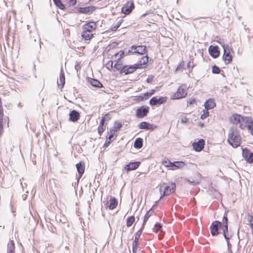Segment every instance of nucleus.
Wrapping results in <instances>:
<instances>
[{
	"mask_svg": "<svg viewBox=\"0 0 253 253\" xmlns=\"http://www.w3.org/2000/svg\"><path fill=\"white\" fill-rule=\"evenodd\" d=\"M241 137L238 134L237 129L235 126H232L228 134L227 141L234 148H237L240 145Z\"/></svg>",
	"mask_w": 253,
	"mask_h": 253,
	"instance_id": "nucleus-1",
	"label": "nucleus"
},
{
	"mask_svg": "<svg viewBox=\"0 0 253 253\" xmlns=\"http://www.w3.org/2000/svg\"><path fill=\"white\" fill-rule=\"evenodd\" d=\"M240 127L242 129L247 127L253 136V121L251 117H245L242 118V121L240 124Z\"/></svg>",
	"mask_w": 253,
	"mask_h": 253,
	"instance_id": "nucleus-2",
	"label": "nucleus"
},
{
	"mask_svg": "<svg viewBox=\"0 0 253 253\" xmlns=\"http://www.w3.org/2000/svg\"><path fill=\"white\" fill-rule=\"evenodd\" d=\"M141 67V64H135L130 66H123V68L121 70V74L123 73L126 75L130 74L133 73L136 69L140 68Z\"/></svg>",
	"mask_w": 253,
	"mask_h": 253,
	"instance_id": "nucleus-3",
	"label": "nucleus"
},
{
	"mask_svg": "<svg viewBox=\"0 0 253 253\" xmlns=\"http://www.w3.org/2000/svg\"><path fill=\"white\" fill-rule=\"evenodd\" d=\"M224 50L222 59L225 64L227 65L229 64L232 60V56L230 54V49L228 45L224 44L223 46Z\"/></svg>",
	"mask_w": 253,
	"mask_h": 253,
	"instance_id": "nucleus-4",
	"label": "nucleus"
},
{
	"mask_svg": "<svg viewBox=\"0 0 253 253\" xmlns=\"http://www.w3.org/2000/svg\"><path fill=\"white\" fill-rule=\"evenodd\" d=\"M221 227L222 223L220 221L218 220L213 221L210 226V230L212 236H217L219 233L218 230Z\"/></svg>",
	"mask_w": 253,
	"mask_h": 253,
	"instance_id": "nucleus-5",
	"label": "nucleus"
},
{
	"mask_svg": "<svg viewBox=\"0 0 253 253\" xmlns=\"http://www.w3.org/2000/svg\"><path fill=\"white\" fill-rule=\"evenodd\" d=\"M146 51V46L144 45H132L131 49L126 52V55H128L129 53H138L139 54H144Z\"/></svg>",
	"mask_w": 253,
	"mask_h": 253,
	"instance_id": "nucleus-6",
	"label": "nucleus"
},
{
	"mask_svg": "<svg viewBox=\"0 0 253 253\" xmlns=\"http://www.w3.org/2000/svg\"><path fill=\"white\" fill-rule=\"evenodd\" d=\"M134 8V4L133 0L128 1L122 8V12L127 15L130 13Z\"/></svg>",
	"mask_w": 253,
	"mask_h": 253,
	"instance_id": "nucleus-7",
	"label": "nucleus"
},
{
	"mask_svg": "<svg viewBox=\"0 0 253 253\" xmlns=\"http://www.w3.org/2000/svg\"><path fill=\"white\" fill-rule=\"evenodd\" d=\"M149 111V107L142 106L136 110V116L138 118H142L147 116Z\"/></svg>",
	"mask_w": 253,
	"mask_h": 253,
	"instance_id": "nucleus-8",
	"label": "nucleus"
},
{
	"mask_svg": "<svg viewBox=\"0 0 253 253\" xmlns=\"http://www.w3.org/2000/svg\"><path fill=\"white\" fill-rule=\"evenodd\" d=\"M187 94L186 89L182 86H179L177 91L172 95L173 99H178L184 97Z\"/></svg>",
	"mask_w": 253,
	"mask_h": 253,
	"instance_id": "nucleus-9",
	"label": "nucleus"
},
{
	"mask_svg": "<svg viewBox=\"0 0 253 253\" xmlns=\"http://www.w3.org/2000/svg\"><path fill=\"white\" fill-rule=\"evenodd\" d=\"M162 163L166 167L174 168L172 169H174L175 168H179L184 164L182 162L177 161L172 163L168 160L163 161Z\"/></svg>",
	"mask_w": 253,
	"mask_h": 253,
	"instance_id": "nucleus-10",
	"label": "nucleus"
},
{
	"mask_svg": "<svg viewBox=\"0 0 253 253\" xmlns=\"http://www.w3.org/2000/svg\"><path fill=\"white\" fill-rule=\"evenodd\" d=\"M167 97H160L157 98L156 97H153L149 101V104L153 105H160L167 101Z\"/></svg>",
	"mask_w": 253,
	"mask_h": 253,
	"instance_id": "nucleus-11",
	"label": "nucleus"
},
{
	"mask_svg": "<svg viewBox=\"0 0 253 253\" xmlns=\"http://www.w3.org/2000/svg\"><path fill=\"white\" fill-rule=\"evenodd\" d=\"M205 140L203 139H200L198 142L193 143V149L197 152L201 151L204 147Z\"/></svg>",
	"mask_w": 253,
	"mask_h": 253,
	"instance_id": "nucleus-12",
	"label": "nucleus"
},
{
	"mask_svg": "<svg viewBox=\"0 0 253 253\" xmlns=\"http://www.w3.org/2000/svg\"><path fill=\"white\" fill-rule=\"evenodd\" d=\"M209 52L210 55L214 58L218 57L219 55V51L217 46L210 45L209 47Z\"/></svg>",
	"mask_w": 253,
	"mask_h": 253,
	"instance_id": "nucleus-13",
	"label": "nucleus"
},
{
	"mask_svg": "<svg viewBox=\"0 0 253 253\" xmlns=\"http://www.w3.org/2000/svg\"><path fill=\"white\" fill-rule=\"evenodd\" d=\"M76 166L79 173V176L77 178V182L78 183L80 179L82 177L84 172V162H81L77 164Z\"/></svg>",
	"mask_w": 253,
	"mask_h": 253,
	"instance_id": "nucleus-14",
	"label": "nucleus"
},
{
	"mask_svg": "<svg viewBox=\"0 0 253 253\" xmlns=\"http://www.w3.org/2000/svg\"><path fill=\"white\" fill-rule=\"evenodd\" d=\"M96 28V25L95 22L92 21L89 22L83 26V30H85V31L89 32H91L93 30H95Z\"/></svg>",
	"mask_w": 253,
	"mask_h": 253,
	"instance_id": "nucleus-15",
	"label": "nucleus"
},
{
	"mask_svg": "<svg viewBox=\"0 0 253 253\" xmlns=\"http://www.w3.org/2000/svg\"><path fill=\"white\" fill-rule=\"evenodd\" d=\"M7 122V125L8 126L9 119L7 116L4 117V114L0 115V136L2 134L3 132V124L4 123Z\"/></svg>",
	"mask_w": 253,
	"mask_h": 253,
	"instance_id": "nucleus-16",
	"label": "nucleus"
},
{
	"mask_svg": "<svg viewBox=\"0 0 253 253\" xmlns=\"http://www.w3.org/2000/svg\"><path fill=\"white\" fill-rule=\"evenodd\" d=\"M80 118L79 113L75 110H73L69 113V120L75 122L77 121Z\"/></svg>",
	"mask_w": 253,
	"mask_h": 253,
	"instance_id": "nucleus-17",
	"label": "nucleus"
},
{
	"mask_svg": "<svg viewBox=\"0 0 253 253\" xmlns=\"http://www.w3.org/2000/svg\"><path fill=\"white\" fill-rule=\"evenodd\" d=\"M95 10L94 6H86L84 7H79L78 11L82 13L90 14Z\"/></svg>",
	"mask_w": 253,
	"mask_h": 253,
	"instance_id": "nucleus-18",
	"label": "nucleus"
},
{
	"mask_svg": "<svg viewBox=\"0 0 253 253\" xmlns=\"http://www.w3.org/2000/svg\"><path fill=\"white\" fill-rule=\"evenodd\" d=\"M140 164V163L139 162H131L126 165L125 169L127 171L134 170L139 166Z\"/></svg>",
	"mask_w": 253,
	"mask_h": 253,
	"instance_id": "nucleus-19",
	"label": "nucleus"
},
{
	"mask_svg": "<svg viewBox=\"0 0 253 253\" xmlns=\"http://www.w3.org/2000/svg\"><path fill=\"white\" fill-rule=\"evenodd\" d=\"M244 117L241 116L240 115L237 114H233L231 117L230 118V121L232 124L237 125L238 124H241L242 121V118Z\"/></svg>",
	"mask_w": 253,
	"mask_h": 253,
	"instance_id": "nucleus-20",
	"label": "nucleus"
},
{
	"mask_svg": "<svg viewBox=\"0 0 253 253\" xmlns=\"http://www.w3.org/2000/svg\"><path fill=\"white\" fill-rule=\"evenodd\" d=\"M138 127L140 129H146V130H153V125L146 122H142L138 125Z\"/></svg>",
	"mask_w": 253,
	"mask_h": 253,
	"instance_id": "nucleus-21",
	"label": "nucleus"
},
{
	"mask_svg": "<svg viewBox=\"0 0 253 253\" xmlns=\"http://www.w3.org/2000/svg\"><path fill=\"white\" fill-rule=\"evenodd\" d=\"M176 189V185L175 183L171 182L169 185L166 186L164 190L166 192H168V194L169 195L171 193H173L175 192Z\"/></svg>",
	"mask_w": 253,
	"mask_h": 253,
	"instance_id": "nucleus-22",
	"label": "nucleus"
},
{
	"mask_svg": "<svg viewBox=\"0 0 253 253\" xmlns=\"http://www.w3.org/2000/svg\"><path fill=\"white\" fill-rule=\"evenodd\" d=\"M215 105V102L212 99H209L204 104L205 108L207 110L213 108Z\"/></svg>",
	"mask_w": 253,
	"mask_h": 253,
	"instance_id": "nucleus-23",
	"label": "nucleus"
},
{
	"mask_svg": "<svg viewBox=\"0 0 253 253\" xmlns=\"http://www.w3.org/2000/svg\"><path fill=\"white\" fill-rule=\"evenodd\" d=\"M89 82L93 87L97 88H101L103 87L102 84L96 79L90 78L89 80Z\"/></svg>",
	"mask_w": 253,
	"mask_h": 253,
	"instance_id": "nucleus-24",
	"label": "nucleus"
},
{
	"mask_svg": "<svg viewBox=\"0 0 253 253\" xmlns=\"http://www.w3.org/2000/svg\"><path fill=\"white\" fill-rule=\"evenodd\" d=\"M143 139L141 138H137L134 143L133 146L136 149H140L143 146Z\"/></svg>",
	"mask_w": 253,
	"mask_h": 253,
	"instance_id": "nucleus-25",
	"label": "nucleus"
},
{
	"mask_svg": "<svg viewBox=\"0 0 253 253\" xmlns=\"http://www.w3.org/2000/svg\"><path fill=\"white\" fill-rule=\"evenodd\" d=\"M118 205V201L115 197H111L110 200L109 208L110 210H114Z\"/></svg>",
	"mask_w": 253,
	"mask_h": 253,
	"instance_id": "nucleus-26",
	"label": "nucleus"
},
{
	"mask_svg": "<svg viewBox=\"0 0 253 253\" xmlns=\"http://www.w3.org/2000/svg\"><path fill=\"white\" fill-rule=\"evenodd\" d=\"M15 244L13 241L10 240L7 244V253H14Z\"/></svg>",
	"mask_w": 253,
	"mask_h": 253,
	"instance_id": "nucleus-27",
	"label": "nucleus"
},
{
	"mask_svg": "<svg viewBox=\"0 0 253 253\" xmlns=\"http://www.w3.org/2000/svg\"><path fill=\"white\" fill-rule=\"evenodd\" d=\"M82 37L86 40H90L93 37V35L91 33V32L85 31V30H83L82 33Z\"/></svg>",
	"mask_w": 253,
	"mask_h": 253,
	"instance_id": "nucleus-28",
	"label": "nucleus"
},
{
	"mask_svg": "<svg viewBox=\"0 0 253 253\" xmlns=\"http://www.w3.org/2000/svg\"><path fill=\"white\" fill-rule=\"evenodd\" d=\"M107 124H105L104 123H100L98 127V133L100 135V136L101 135L102 133L104 131L106 127Z\"/></svg>",
	"mask_w": 253,
	"mask_h": 253,
	"instance_id": "nucleus-29",
	"label": "nucleus"
},
{
	"mask_svg": "<svg viewBox=\"0 0 253 253\" xmlns=\"http://www.w3.org/2000/svg\"><path fill=\"white\" fill-rule=\"evenodd\" d=\"M60 84L61 85V88H63L65 84V76L62 68L61 69L59 77Z\"/></svg>",
	"mask_w": 253,
	"mask_h": 253,
	"instance_id": "nucleus-30",
	"label": "nucleus"
},
{
	"mask_svg": "<svg viewBox=\"0 0 253 253\" xmlns=\"http://www.w3.org/2000/svg\"><path fill=\"white\" fill-rule=\"evenodd\" d=\"M55 5L59 8L63 10L65 8V5L62 3L61 0H53Z\"/></svg>",
	"mask_w": 253,
	"mask_h": 253,
	"instance_id": "nucleus-31",
	"label": "nucleus"
},
{
	"mask_svg": "<svg viewBox=\"0 0 253 253\" xmlns=\"http://www.w3.org/2000/svg\"><path fill=\"white\" fill-rule=\"evenodd\" d=\"M135 221V218L134 216H130L127 218L126 219V226L129 227H130L133 223Z\"/></svg>",
	"mask_w": 253,
	"mask_h": 253,
	"instance_id": "nucleus-32",
	"label": "nucleus"
},
{
	"mask_svg": "<svg viewBox=\"0 0 253 253\" xmlns=\"http://www.w3.org/2000/svg\"><path fill=\"white\" fill-rule=\"evenodd\" d=\"M152 212H153V210L152 209H151L148 211H147V212L146 213V214H145V215L144 217V220H143V222L142 224V227L144 226V224L146 223V222L148 220L149 217L151 215Z\"/></svg>",
	"mask_w": 253,
	"mask_h": 253,
	"instance_id": "nucleus-33",
	"label": "nucleus"
},
{
	"mask_svg": "<svg viewBox=\"0 0 253 253\" xmlns=\"http://www.w3.org/2000/svg\"><path fill=\"white\" fill-rule=\"evenodd\" d=\"M221 223L222 227H225V228L226 230V228L228 227V218L226 215L225 213L224 214V215L223 217L222 222Z\"/></svg>",
	"mask_w": 253,
	"mask_h": 253,
	"instance_id": "nucleus-34",
	"label": "nucleus"
},
{
	"mask_svg": "<svg viewBox=\"0 0 253 253\" xmlns=\"http://www.w3.org/2000/svg\"><path fill=\"white\" fill-rule=\"evenodd\" d=\"M143 229V227L142 226V227L138 231H137L136 232V233H135V239H134L135 241H137V242L138 241L139 238L141 234H142Z\"/></svg>",
	"mask_w": 253,
	"mask_h": 253,
	"instance_id": "nucleus-35",
	"label": "nucleus"
},
{
	"mask_svg": "<svg viewBox=\"0 0 253 253\" xmlns=\"http://www.w3.org/2000/svg\"><path fill=\"white\" fill-rule=\"evenodd\" d=\"M125 55V52L123 50H121L119 52L116 53L114 56L115 58H118V60H119L121 58H122Z\"/></svg>",
	"mask_w": 253,
	"mask_h": 253,
	"instance_id": "nucleus-36",
	"label": "nucleus"
},
{
	"mask_svg": "<svg viewBox=\"0 0 253 253\" xmlns=\"http://www.w3.org/2000/svg\"><path fill=\"white\" fill-rule=\"evenodd\" d=\"M222 231L223 233V236L226 239V241H228L230 238V237L227 234L228 232V227L226 228V230L225 228V227H222Z\"/></svg>",
	"mask_w": 253,
	"mask_h": 253,
	"instance_id": "nucleus-37",
	"label": "nucleus"
},
{
	"mask_svg": "<svg viewBox=\"0 0 253 253\" xmlns=\"http://www.w3.org/2000/svg\"><path fill=\"white\" fill-rule=\"evenodd\" d=\"M162 225L161 223H156L154 226V227L153 228V231L155 232H159L162 228Z\"/></svg>",
	"mask_w": 253,
	"mask_h": 253,
	"instance_id": "nucleus-38",
	"label": "nucleus"
},
{
	"mask_svg": "<svg viewBox=\"0 0 253 253\" xmlns=\"http://www.w3.org/2000/svg\"><path fill=\"white\" fill-rule=\"evenodd\" d=\"M220 69L216 65H214L212 67V73L213 74H219L220 73Z\"/></svg>",
	"mask_w": 253,
	"mask_h": 253,
	"instance_id": "nucleus-39",
	"label": "nucleus"
},
{
	"mask_svg": "<svg viewBox=\"0 0 253 253\" xmlns=\"http://www.w3.org/2000/svg\"><path fill=\"white\" fill-rule=\"evenodd\" d=\"M114 68L118 71H120V74H121V70L123 68V66L121 63H119L118 62L114 65Z\"/></svg>",
	"mask_w": 253,
	"mask_h": 253,
	"instance_id": "nucleus-40",
	"label": "nucleus"
},
{
	"mask_svg": "<svg viewBox=\"0 0 253 253\" xmlns=\"http://www.w3.org/2000/svg\"><path fill=\"white\" fill-rule=\"evenodd\" d=\"M249 154V155H248V157L247 158L246 160L248 163L251 164L253 163V153L251 152Z\"/></svg>",
	"mask_w": 253,
	"mask_h": 253,
	"instance_id": "nucleus-41",
	"label": "nucleus"
},
{
	"mask_svg": "<svg viewBox=\"0 0 253 253\" xmlns=\"http://www.w3.org/2000/svg\"><path fill=\"white\" fill-rule=\"evenodd\" d=\"M251 152L248 151L247 149H243L242 155L244 159L246 160L247 158L248 157L249 154H250Z\"/></svg>",
	"mask_w": 253,
	"mask_h": 253,
	"instance_id": "nucleus-42",
	"label": "nucleus"
},
{
	"mask_svg": "<svg viewBox=\"0 0 253 253\" xmlns=\"http://www.w3.org/2000/svg\"><path fill=\"white\" fill-rule=\"evenodd\" d=\"M113 62L112 60L109 61L106 65V68L109 70H110V71L113 68Z\"/></svg>",
	"mask_w": 253,
	"mask_h": 253,
	"instance_id": "nucleus-43",
	"label": "nucleus"
},
{
	"mask_svg": "<svg viewBox=\"0 0 253 253\" xmlns=\"http://www.w3.org/2000/svg\"><path fill=\"white\" fill-rule=\"evenodd\" d=\"M138 245V242L134 241L132 243V252L133 253H136Z\"/></svg>",
	"mask_w": 253,
	"mask_h": 253,
	"instance_id": "nucleus-44",
	"label": "nucleus"
},
{
	"mask_svg": "<svg viewBox=\"0 0 253 253\" xmlns=\"http://www.w3.org/2000/svg\"><path fill=\"white\" fill-rule=\"evenodd\" d=\"M122 124L121 123H117L115 122L114 127L118 131L122 127Z\"/></svg>",
	"mask_w": 253,
	"mask_h": 253,
	"instance_id": "nucleus-45",
	"label": "nucleus"
},
{
	"mask_svg": "<svg viewBox=\"0 0 253 253\" xmlns=\"http://www.w3.org/2000/svg\"><path fill=\"white\" fill-rule=\"evenodd\" d=\"M67 218H66V217L62 215H60L59 216V221L62 223H66L67 222Z\"/></svg>",
	"mask_w": 253,
	"mask_h": 253,
	"instance_id": "nucleus-46",
	"label": "nucleus"
},
{
	"mask_svg": "<svg viewBox=\"0 0 253 253\" xmlns=\"http://www.w3.org/2000/svg\"><path fill=\"white\" fill-rule=\"evenodd\" d=\"M185 181L188 182L189 184L193 185H196L199 184V182L196 180H190L188 179H185Z\"/></svg>",
	"mask_w": 253,
	"mask_h": 253,
	"instance_id": "nucleus-47",
	"label": "nucleus"
},
{
	"mask_svg": "<svg viewBox=\"0 0 253 253\" xmlns=\"http://www.w3.org/2000/svg\"><path fill=\"white\" fill-rule=\"evenodd\" d=\"M121 24V21H119L116 25H115L112 28V30L113 31H115L117 30V29L120 26Z\"/></svg>",
	"mask_w": 253,
	"mask_h": 253,
	"instance_id": "nucleus-48",
	"label": "nucleus"
},
{
	"mask_svg": "<svg viewBox=\"0 0 253 253\" xmlns=\"http://www.w3.org/2000/svg\"><path fill=\"white\" fill-rule=\"evenodd\" d=\"M209 113L208 110L204 111V114L201 116V119L204 120L209 116Z\"/></svg>",
	"mask_w": 253,
	"mask_h": 253,
	"instance_id": "nucleus-49",
	"label": "nucleus"
},
{
	"mask_svg": "<svg viewBox=\"0 0 253 253\" xmlns=\"http://www.w3.org/2000/svg\"><path fill=\"white\" fill-rule=\"evenodd\" d=\"M143 97L144 98V100H146L149 98V97L151 96V94L148 93V92H146L144 94H142Z\"/></svg>",
	"mask_w": 253,
	"mask_h": 253,
	"instance_id": "nucleus-50",
	"label": "nucleus"
},
{
	"mask_svg": "<svg viewBox=\"0 0 253 253\" xmlns=\"http://www.w3.org/2000/svg\"><path fill=\"white\" fill-rule=\"evenodd\" d=\"M227 248H228V250L229 251V253H232V250H231V245L230 244L229 240H228V241H227Z\"/></svg>",
	"mask_w": 253,
	"mask_h": 253,
	"instance_id": "nucleus-51",
	"label": "nucleus"
},
{
	"mask_svg": "<svg viewBox=\"0 0 253 253\" xmlns=\"http://www.w3.org/2000/svg\"><path fill=\"white\" fill-rule=\"evenodd\" d=\"M77 3L76 0H70L69 1V4L70 5L74 6Z\"/></svg>",
	"mask_w": 253,
	"mask_h": 253,
	"instance_id": "nucleus-52",
	"label": "nucleus"
},
{
	"mask_svg": "<svg viewBox=\"0 0 253 253\" xmlns=\"http://www.w3.org/2000/svg\"><path fill=\"white\" fill-rule=\"evenodd\" d=\"M111 141L112 140H108V139H107L104 144V146L107 147L108 146H109V145L111 143Z\"/></svg>",
	"mask_w": 253,
	"mask_h": 253,
	"instance_id": "nucleus-53",
	"label": "nucleus"
},
{
	"mask_svg": "<svg viewBox=\"0 0 253 253\" xmlns=\"http://www.w3.org/2000/svg\"><path fill=\"white\" fill-rule=\"evenodd\" d=\"M169 195L168 194V193H167V192H166L164 190V191H163V193L162 194H161V195L160 196V200H161L163 197H164L165 196H168Z\"/></svg>",
	"mask_w": 253,
	"mask_h": 253,
	"instance_id": "nucleus-54",
	"label": "nucleus"
},
{
	"mask_svg": "<svg viewBox=\"0 0 253 253\" xmlns=\"http://www.w3.org/2000/svg\"><path fill=\"white\" fill-rule=\"evenodd\" d=\"M137 100L138 101H143L144 100V98L143 97V95L142 94L140 95H139L137 96Z\"/></svg>",
	"mask_w": 253,
	"mask_h": 253,
	"instance_id": "nucleus-55",
	"label": "nucleus"
},
{
	"mask_svg": "<svg viewBox=\"0 0 253 253\" xmlns=\"http://www.w3.org/2000/svg\"><path fill=\"white\" fill-rule=\"evenodd\" d=\"M117 131V130L113 127L112 129H111L110 130V134H113L115 132Z\"/></svg>",
	"mask_w": 253,
	"mask_h": 253,
	"instance_id": "nucleus-56",
	"label": "nucleus"
},
{
	"mask_svg": "<svg viewBox=\"0 0 253 253\" xmlns=\"http://www.w3.org/2000/svg\"><path fill=\"white\" fill-rule=\"evenodd\" d=\"M188 121V119L186 118H182L181 120V123H186Z\"/></svg>",
	"mask_w": 253,
	"mask_h": 253,
	"instance_id": "nucleus-57",
	"label": "nucleus"
},
{
	"mask_svg": "<svg viewBox=\"0 0 253 253\" xmlns=\"http://www.w3.org/2000/svg\"><path fill=\"white\" fill-rule=\"evenodd\" d=\"M152 80H153V78L152 77H148L147 80H146V82L148 83H151L152 81Z\"/></svg>",
	"mask_w": 253,
	"mask_h": 253,
	"instance_id": "nucleus-58",
	"label": "nucleus"
},
{
	"mask_svg": "<svg viewBox=\"0 0 253 253\" xmlns=\"http://www.w3.org/2000/svg\"><path fill=\"white\" fill-rule=\"evenodd\" d=\"M104 117H106V121H109L111 119V118L109 117V115H108V114H106V115H105Z\"/></svg>",
	"mask_w": 253,
	"mask_h": 253,
	"instance_id": "nucleus-59",
	"label": "nucleus"
},
{
	"mask_svg": "<svg viewBox=\"0 0 253 253\" xmlns=\"http://www.w3.org/2000/svg\"><path fill=\"white\" fill-rule=\"evenodd\" d=\"M106 121V117H102V118H101V120L100 122V123H104L105 124V122Z\"/></svg>",
	"mask_w": 253,
	"mask_h": 253,
	"instance_id": "nucleus-60",
	"label": "nucleus"
},
{
	"mask_svg": "<svg viewBox=\"0 0 253 253\" xmlns=\"http://www.w3.org/2000/svg\"><path fill=\"white\" fill-rule=\"evenodd\" d=\"M113 134H110L108 137V139H109V140H111V139L113 137Z\"/></svg>",
	"mask_w": 253,
	"mask_h": 253,
	"instance_id": "nucleus-61",
	"label": "nucleus"
},
{
	"mask_svg": "<svg viewBox=\"0 0 253 253\" xmlns=\"http://www.w3.org/2000/svg\"><path fill=\"white\" fill-rule=\"evenodd\" d=\"M195 102V100L194 99H191L189 101V103L190 105H191L193 103H194Z\"/></svg>",
	"mask_w": 253,
	"mask_h": 253,
	"instance_id": "nucleus-62",
	"label": "nucleus"
},
{
	"mask_svg": "<svg viewBox=\"0 0 253 253\" xmlns=\"http://www.w3.org/2000/svg\"><path fill=\"white\" fill-rule=\"evenodd\" d=\"M155 92V90L154 89H152L151 90V91L150 92H148V93H150L151 94V96Z\"/></svg>",
	"mask_w": 253,
	"mask_h": 253,
	"instance_id": "nucleus-63",
	"label": "nucleus"
},
{
	"mask_svg": "<svg viewBox=\"0 0 253 253\" xmlns=\"http://www.w3.org/2000/svg\"><path fill=\"white\" fill-rule=\"evenodd\" d=\"M181 68V64H179L176 68V71L179 70Z\"/></svg>",
	"mask_w": 253,
	"mask_h": 253,
	"instance_id": "nucleus-64",
	"label": "nucleus"
}]
</instances>
